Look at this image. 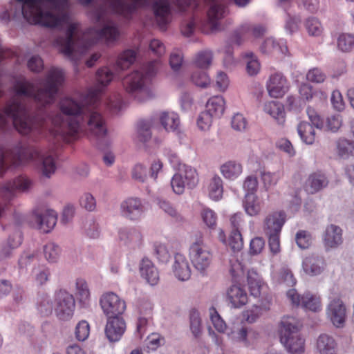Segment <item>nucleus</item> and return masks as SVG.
Returning a JSON list of instances; mask_svg holds the SVG:
<instances>
[{"instance_id": "1", "label": "nucleus", "mask_w": 354, "mask_h": 354, "mask_svg": "<svg viewBox=\"0 0 354 354\" xmlns=\"http://www.w3.org/2000/svg\"><path fill=\"white\" fill-rule=\"evenodd\" d=\"M64 81L65 72L57 67H52L48 71L45 78L39 82L37 91L33 83L26 80L17 81L15 85V95L0 111V124L5 125L11 120L15 129L21 134H28L37 129V124L27 114L21 97H32L39 106H46L55 102Z\"/></svg>"}, {"instance_id": "2", "label": "nucleus", "mask_w": 354, "mask_h": 354, "mask_svg": "<svg viewBox=\"0 0 354 354\" xmlns=\"http://www.w3.org/2000/svg\"><path fill=\"white\" fill-rule=\"evenodd\" d=\"M21 4V13L30 24L50 28H62L75 23L70 19L68 0H17ZM88 5L92 0H78ZM106 6L113 11L127 15L142 6L145 0H105Z\"/></svg>"}, {"instance_id": "3", "label": "nucleus", "mask_w": 354, "mask_h": 354, "mask_svg": "<svg viewBox=\"0 0 354 354\" xmlns=\"http://www.w3.org/2000/svg\"><path fill=\"white\" fill-rule=\"evenodd\" d=\"M106 9L101 7L94 12L95 20L103 23L102 28H91L85 32L79 30V24H69L66 35L58 37L55 44L59 52L63 56L75 64L85 54L87 49L99 39L103 38L107 41H114L118 39L120 31L116 26L104 18Z\"/></svg>"}, {"instance_id": "4", "label": "nucleus", "mask_w": 354, "mask_h": 354, "mask_svg": "<svg viewBox=\"0 0 354 354\" xmlns=\"http://www.w3.org/2000/svg\"><path fill=\"white\" fill-rule=\"evenodd\" d=\"M3 149L6 154L11 155L8 159L10 166L18 167L30 161L34 162L41 174L46 178H50L56 170L55 155L51 149L25 147L22 145Z\"/></svg>"}, {"instance_id": "5", "label": "nucleus", "mask_w": 354, "mask_h": 354, "mask_svg": "<svg viewBox=\"0 0 354 354\" xmlns=\"http://www.w3.org/2000/svg\"><path fill=\"white\" fill-rule=\"evenodd\" d=\"M60 113L52 118L54 133L62 137L75 136L80 129L86 108L81 106L76 100L66 97L59 102Z\"/></svg>"}, {"instance_id": "6", "label": "nucleus", "mask_w": 354, "mask_h": 354, "mask_svg": "<svg viewBox=\"0 0 354 354\" xmlns=\"http://www.w3.org/2000/svg\"><path fill=\"white\" fill-rule=\"evenodd\" d=\"M159 62L149 63L141 71H135L127 75L122 80V85L128 93H136L138 100L144 101L153 95L147 87L151 78L156 73Z\"/></svg>"}, {"instance_id": "7", "label": "nucleus", "mask_w": 354, "mask_h": 354, "mask_svg": "<svg viewBox=\"0 0 354 354\" xmlns=\"http://www.w3.org/2000/svg\"><path fill=\"white\" fill-rule=\"evenodd\" d=\"M301 326L300 322L291 316H284L280 322V341L291 354H301L304 352V340L299 334Z\"/></svg>"}, {"instance_id": "8", "label": "nucleus", "mask_w": 354, "mask_h": 354, "mask_svg": "<svg viewBox=\"0 0 354 354\" xmlns=\"http://www.w3.org/2000/svg\"><path fill=\"white\" fill-rule=\"evenodd\" d=\"M189 257L194 269L204 274L212 261V252L205 243L202 234L196 235V239L189 247Z\"/></svg>"}, {"instance_id": "9", "label": "nucleus", "mask_w": 354, "mask_h": 354, "mask_svg": "<svg viewBox=\"0 0 354 354\" xmlns=\"http://www.w3.org/2000/svg\"><path fill=\"white\" fill-rule=\"evenodd\" d=\"M198 183V175L195 168L190 165L180 163L171 180L173 192L183 194L186 189H194Z\"/></svg>"}, {"instance_id": "10", "label": "nucleus", "mask_w": 354, "mask_h": 354, "mask_svg": "<svg viewBox=\"0 0 354 354\" xmlns=\"http://www.w3.org/2000/svg\"><path fill=\"white\" fill-rule=\"evenodd\" d=\"M86 124L88 130L97 138V145L102 148L111 143V139L108 136L107 129L102 115L96 110L86 108Z\"/></svg>"}, {"instance_id": "11", "label": "nucleus", "mask_w": 354, "mask_h": 354, "mask_svg": "<svg viewBox=\"0 0 354 354\" xmlns=\"http://www.w3.org/2000/svg\"><path fill=\"white\" fill-rule=\"evenodd\" d=\"M100 305L107 318L120 317L127 308L125 301L113 292L104 293L100 299Z\"/></svg>"}, {"instance_id": "12", "label": "nucleus", "mask_w": 354, "mask_h": 354, "mask_svg": "<svg viewBox=\"0 0 354 354\" xmlns=\"http://www.w3.org/2000/svg\"><path fill=\"white\" fill-rule=\"evenodd\" d=\"M306 111L311 124L304 121L299 122L297 126V131L304 142L312 145L315 141L316 133L314 127L321 129L323 127V122L313 109L309 107Z\"/></svg>"}, {"instance_id": "13", "label": "nucleus", "mask_w": 354, "mask_h": 354, "mask_svg": "<svg viewBox=\"0 0 354 354\" xmlns=\"http://www.w3.org/2000/svg\"><path fill=\"white\" fill-rule=\"evenodd\" d=\"M32 181L26 176H19L3 183L0 188V196L10 201L16 196V192H28L32 187ZM3 209L0 207V216Z\"/></svg>"}, {"instance_id": "14", "label": "nucleus", "mask_w": 354, "mask_h": 354, "mask_svg": "<svg viewBox=\"0 0 354 354\" xmlns=\"http://www.w3.org/2000/svg\"><path fill=\"white\" fill-rule=\"evenodd\" d=\"M75 306V299L71 294L64 290L55 293V313L60 320L70 319L73 315Z\"/></svg>"}, {"instance_id": "15", "label": "nucleus", "mask_w": 354, "mask_h": 354, "mask_svg": "<svg viewBox=\"0 0 354 354\" xmlns=\"http://www.w3.org/2000/svg\"><path fill=\"white\" fill-rule=\"evenodd\" d=\"M57 214L52 209L42 208L33 212L32 222L35 228L43 233L50 232L55 226Z\"/></svg>"}, {"instance_id": "16", "label": "nucleus", "mask_w": 354, "mask_h": 354, "mask_svg": "<svg viewBox=\"0 0 354 354\" xmlns=\"http://www.w3.org/2000/svg\"><path fill=\"white\" fill-rule=\"evenodd\" d=\"M118 240L121 245L133 250L142 248L144 245L143 234L139 229L133 227L119 229Z\"/></svg>"}, {"instance_id": "17", "label": "nucleus", "mask_w": 354, "mask_h": 354, "mask_svg": "<svg viewBox=\"0 0 354 354\" xmlns=\"http://www.w3.org/2000/svg\"><path fill=\"white\" fill-rule=\"evenodd\" d=\"M113 74L108 68H100L96 72V80L97 84L91 88L87 93V101L90 104H95L102 93L104 88L112 81Z\"/></svg>"}, {"instance_id": "18", "label": "nucleus", "mask_w": 354, "mask_h": 354, "mask_svg": "<svg viewBox=\"0 0 354 354\" xmlns=\"http://www.w3.org/2000/svg\"><path fill=\"white\" fill-rule=\"evenodd\" d=\"M227 335L232 341L249 346L254 343L257 334L252 328L234 324L229 328Z\"/></svg>"}, {"instance_id": "19", "label": "nucleus", "mask_w": 354, "mask_h": 354, "mask_svg": "<svg viewBox=\"0 0 354 354\" xmlns=\"http://www.w3.org/2000/svg\"><path fill=\"white\" fill-rule=\"evenodd\" d=\"M120 213L123 217L131 221H137L142 215L145 207L140 198L129 197L120 205Z\"/></svg>"}, {"instance_id": "20", "label": "nucleus", "mask_w": 354, "mask_h": 354, "mask_svg": "<svg viewBox=\"0 0 354 354\" xmlns=\"http://www.w3.org/2000/svg\"><path fill=\"white\" fill-rule=\"evenodd\" d=\"M326 315L335 326L343 327L346 318V308L342 300L333 299L327 306Z\"/></svg>"}, {"instance_id": "21", "label": "nucleus", "mask_w": 354, "mask_h": 354, "mask_svg": "<svg viewBox=\"0 0 354 354\" xmlns=\"http://www.w3.org/2000/svg\"><path fill=\"white\" fill-rule=\"evenodd\" d=\"M290 87L286 77L281 73L271 75L266 84V88L270 97L279 98L283 97Z\"/></svg>"}, {"instance_id": "22", "label": "nucleus", "mask_w": 354, "mask_h": 354, "mask_svg": "<svg viewBox=\"0 0 354 354\" xmlns=\"http://www.w3.org/2000/svg\"><path fill=\"white\" fill-rule=\"evenodd\" d=\"M171 269L174 277L179 281H185L191 277L192 269L189 262L183 254H175Z\"/></svg>"}, {"instance_id": "23", "label": "nucleus", "mask_w": 354, "mask_h": 354, "mask_svg": "<svg viewBox=\"0 0 354 354\" xmlns=\"http://www.w3.org/2000/svg\"><path fill=\"white\" fill-rule=\"evenodd\" d=\"M343 242L342 230L337 225H328L323 233V245L326 251L335 249Z\"/></svg>"}, {"instance_id": "24", "label": "nucleus", "mask_w": 354, "mask_h": 354, "mask_svg": "<svg viewBox=\"0 0 354 354\" xmlns=\"http://www.w3.org/2000/svg\"><path fill=\"white\" fill-rule=\"evenodd\" d=\"M326 267L324 259L316 254L306 256L302 262L304 272L309 276H317L323 272Z\"/></svg>"}, {"instance_id": "25", "label": "nucleus", "mask_w": 354, "mask_h": 354, "mask_svg": "<svg viewBox=\"0 0 354 354\" xmlns=\"http://www.w3.org/2000/svg\"><path fill=\"white\" fill-rule=\"evenodd\" d=\"M126 329L124 320L122 317L107 318L105 333L111 342L118 341Z\"/></svg>"}, {"instance_id": "26", "label": "nucleus", "mask_w": 354, "mask_h": 354, "mask_svg": "<svg viewBox=\"0 0 354 354\" xmlns=\"http://www.w3.org/2000/svg\"><path fill=\"white\" fill-rule=\"evenodd\" d=\"M263 111L269 115L279 125H283L286 113L284 105L277 100L266 101L263 105Z\"/></svg>"}, {"instance_id": "27", "label": "nucleus", "mask_w": 354, "mask_h": 354, "mask_svg": "<svg viewBox=\"0 0 354 354\" xmlns=\"http://www.w3.org/2000/svg\"><path fill=\"white\" fill-rule=\"evenodd\" d=\"M153 10L158 25L163 28L171 19L170 6L167 0H155Z\"/></svg>"}, {"instance_id": "28", "label": "nucleus", "mask_w": 354, "mask_h": 354, "mask_svg": "<svg viewBox=\"0 0 354 354\" xmlns=\"http://www.w3.org/2000/svg\"><path fill=\"white\" fill-rule=\"evenodd\" d=\"M285 221L284 212H277L268 215L264 221V230L266 234H279Z\"/></svg>"}, {"instance_id": "29", "label": "nucleus", "mask_w": 354, "mask_h": 354, "mask_svg": "<svg viewBox=\"0 0 354 354\" xmlns=\"http://www.w3.org/2000/svg\"><path fill=\"white\" fill-rule=\"evenodd\" d=\"M141 277L149 284L156 285L159 281V272L153 263L148 258H143L139 266Z\"/></svg>"}, {"instance_id": "30", "label": "nucleus", "mask_w": 354, "mask_h": 354, "mask_svg": "<svg viewBox=\"0 0 354 354\" xmlns=\"http://www.w3.org/2000/svg\"><path fill=\"white\" fill-rule=\"evenodd\" d=\"M227 299L232 307L240 308L248 302V295L243 288L234 285L227 289Z\"/></svg>"}, {"instance_id": "31", "label": "nucleus", "mask_w": 354, "mask_h": 354, "mask_svg": "<svg viewBox=\"0 0 354 354\" xmlns=\"http://www.w3.org/2000/svg\"><path fill=\"white\" fill-rule=\"evenodd\" d=\"M245 213L250 216L259 215L263 207V202L254 194H246L243 201Z\"/></svg>"}, {"instance_id": "32", "label": "nucleus", "mask_w": 354, "mask_h": 354, "mask_svg": "<svg viewBox=\"0 0 354 354\" xmlns=\"http://www.w3.org/2000/svg\"><path fill=\"white\" fill-rule=\"evenodd\" d=\"M316 349L319 354H336L337 343L332 336L322 334L317 339Z\"/></svg>"}, {"instance_id": "33", "label": "nucleus", "mask_w": 354, "mask_h": 354, "mask_svg": "<svg viewBox=\"0 0 354 354\" xmlns=\"http://www.w3.org/2000/svg\"><path fill=\"white\" fill-rule=\"evenodd\" d=\"M326 177L321 174H313L309 176L305 183V190L308 194H313L328 185Z\"/></svg>"}, {"instance_id": "34", "label": "nucleus", "mask_w": 354, "mask_h": 354, "mask_svg": "<svg viewBox=\"0 0 354 354\" xmlns=\"http://www.w3.org/2000/svg\"><path fill=\"white\" fill-rule=\"evenodd\" d=\"M219 170L225 179L234 180L241 174L243 167L237 161L228 160L220 166Z\"/></svg>"}, {"instance_id": "35", "label": "nucleus", "mask_w": 354, "mask_h": 354, "mask_svg": "<svg viewBox=\"0 0 354 354\" xmlns=\"http://www.w3.org/2000/svg\"><path fill=\"white\" fill-rule=\"evenodd\" d=\"M226 103L225 98L221 95H215L210 97L206 103V110L215 118H219L225 110Z\"/></svg>"}, {"instance_id": "36", "label": "nucleus", "mask_w": 354, "mask_h": 354, "mask_svg": "<svg viewBox=\"0 0 354 354\" xmlns=\"http://www.w3.org/2000/svg\"><path fill=\"white\" fill-rule=\"evenodd\" d=\"M21 243V234L17 232L12 236H10L5 242L0 250V259H7L12 255L13 251Z\"/></svg>"}, {"instance_id": "37", "label": "nucleus", "mask_w": 354, "mask_h": 354, "mask_svg": "<svg viewBox=\"0 0 354 354\" xmlns=\"http://www.w3.org/2000/svg\"><path fill=\"white\" fill-rule=\"evenodd\" d=\"M247 282L250 294L255 297H259L263 282L260 275L253 268L248 270Z\"/></svg>"}, {"instance_id": "38", "label": "nucleus", "mask_w": 354, "mask_h": 354, "mask_svg": "<svg viewBox=\"0 0 354 354\" xmlns=\"http://www.w3.org/2000/svg\"><path fill=\"white\" fill-rule=\"evenodd\" d=\"M159 120L167 131H175L180 125L178 115L174 112H162L159 115Z\"/></svg>"}, {"instance_id": "39", "label": "nucleus", "mask_w": 354, "mask_h": 354, "mask_svg": "<svg viewBox=\"0 0 354 354\" xmlns=\"http://www.w3.org/2000/svg\"><path fill=\"white\" fill-rule=\"evenodd\" d=\"M301 307L306 311L318 313L322 309L321 298L317 295L309 292L306 293L303 295V301Z\"/></svg>"}, {"instance_id": "40", "label": "nucleus", "mask_w": 354, "mask_h": 354, "mask_svg": "<svg viewBox=\"0 0 354 354\" xmlns=\"http://www.w3.org/2000/svg\"><path fill=\"white\" fill-rule=\"evenodd\" d=\"M223 194V180L218 175H214L210 180L208 185V194L210 198L214 201H219Z\"/></svg>"}, {"instance_id": "41", "label": "nucleus", "mask_w": 354, "mask_h": 354, "mask_svg": "<svg viewBox=\"0 0 354 354\" xmlns=\"http://www.w3.org/2000/svg\"><path fill=\"white\" fill-rule=\"evenodd\" d=\"M261 51L264 54H271L273 53L286 54L288 48L286 45L280 44L274 38H267L260 47Z\"/></svg>"}, {"instance_id": "42", "label": "nucleus", "mask_w": 354, "mask_h": 354, "mask_svg": "<svg viewBox=\"0 0 354 354\" xmlns=\"http://www.w3.org/2000/svg\"><path fill=\"white\" fill-rule=\"evenodd\" d=\"M50 276V269L44 264H38L32 268V277L38 286L46 284L49 280Z\"/></svg>"}, {"instance_id": "43", "label": "nucleus", "mask_w": 354, "mask_h": 354, "mask_svg": "<svg viewBox=\"0 0 354 354\" xmlns=\"http://www.w3.org/2000/svg\"><path fill=\"white\" fill-rule=\"evenodd\" d=\"M270 301L267 300L259 306H253L250 309L243 313L244 318L248 322L254 323L260 317L263 311H267L270 309Z\"/></svg>"}, {"instance_id": "44", "label": "nucleus", "mask_w": 354, "mask_h": 354, "mask_svg": "<svg viewBox=\"0 0 354 354\" xmlns=\"http://www.w3.org/2000/svg\"><path fill=\"white\" fill-rule=\"evenodd\" d=\"M138 53L136 50L128 49L123 51L117 59V66L124 70L128 68L136 61Z\"/></svg>"}, {"instance_id": "45", "label": "nucleus", "mask_w": 354, "mask_h": 354, "mask_svg": "<svg viewBox=\"0 0 354 354\" xmlns=\"http://www.w3.org/2000/svg\"><path fill=\"white\" fill-rule=\"evenodd\" d=\"M154 255L160 262L167 263L171 257L170 250L167 243L162 241H155L153 244Z\"/></svg>"}, {"instance_id": "46", "label": "nucleus", "mask_w": 354, "mask_h": 354, "mask_svg": "<svg viewBox=\"0 0 354 354\" xmlns=\"http://www.w3.org/2000/svg\"><path fill=\"white\" fill-rule=\"evenodd\" d=\"M337 47L342 53H349L354 47V35L341 33L337 39Z\"/></svg>"}, {"instance_id": "47", "label": "nucleus", "mask_w": 354, "mask_h": 354, "mask_svg": "<svg viewBox=\"0 0 354 354\" xmlns=\"http://www.w3.org/2000/svg\"><path fill=\"white\" fill-rule=\"evenodd\" d=\"M55 294L53 296L42 295L39 301V310L40 312L45 315H50L53 311H55Z\"/></svg>"}, {"instance_id": "48", "label": "nucleus", "mask_w": 354, "mask_h": 354, "mask_svg": "<svg viewBox=\"0 0 354 354\" xmlns=\"http://www.w3.org/2000/svg\"><path fill=\"white\" fill-rule=\"evenodd\" d=\"M75 284L78 299L84 305L88 304L91 295L86 281L83 279H78Z\"/></svg>"}, {"instance_id": "49", "label": "nucleus", "mask_w": 354, "mask_h": 354, "mask_svg": "<svg viewBox=\"0 0 354 354\" xmlns=\"http://www.w3.org/2000/svg\"><path fill=\"white\" fill-rule=\"evenodd\" d=\"M337 152L342 158H348L354 156V141L346 139H339L337 141Z\"/></svg>"}, {"instance_id": "50", "label": "nucleus", "mask_w": 354, "mask_h": 354, "mask_svg": "<svg viewBox=\"0 0 354 354\" xmlns=\"http://www.w3.org/2000/svg\"><path fill=\"white\" fill-rule=\"evenodd\" d=\"M246 62V70L249 75H257L260 71V64L257 57L252 52L245 53L243 55Z\"/></svg>"}, {"instance_id": "51", "label": "nucleus", "mask_w": 354, "mask_h": 354, "mask_svg": "<svg viewBox=\"0 0 354 354\" xmlns=\"http://www.w3.org/2000/svg\"><path fill=\"white\" fill-rule=\"evenodd\" d=\"M211 321L217 331L222 333H226L229 330L227 326L218 312L214 307H211L209 310Z\"/></svg>"}, {"instance_id": "52", "label": "nucleus", "mask_w": 354, "mask_h": 354, "mask_svg": "<svg viewBox=\"0 0 354 354\" xmlns=\"http://www.w3.org/2000/svg\"><path fill=\"white\" fill-rule=\"evenodd\" d=\"M306 28L308 35L313 37L320 36L324 30L321 22L315 17H310L307 19Z\"/></svg>"}, {"instance_id": "53", "label": "nucleus", "mask_w": 354, "mask_h": 354, "mask_svg": "<svg viewBox=\"0 0 354 354\" xmlns=\"http://www.w3.org/2000/svg\"><path fill=\"white\" fill-rule=\"evenodd\" d=\"M212 58V52L209 50H205L199 52L196 55L195 58V64L198 68H207L211 65Z\"/></svg>"}, {"instance_id": "54", "label": "nucleus", "mask_w": 354, "mask_h": 354, "mask_svg": "<svg viewBox=\"0 0 354 354\" xmlns=\"http://www.w3.org/2000/svg\"><path fill=\"white\" fill-rule=\"evenodd\" d=\"M60 248L54 243H49L44 248L45 258L49 262H56L60 254Z\"/></svg>"}, {"instance_id": "55", "label": "nucleus", "mask_w": 354, "mask_h": 354, "mask_svg": "<svg viewBox=\"0 0 354 354\" xmlns=\"http://www.w3.org/2000/svg\"><path fill=\"white\" fill-rule=\"evenodd\" d=\"M296 243L301 249H307L312 244V236L306 230H299L295 234Z\"/></svg>"}, {"instance_id": "56", "label": "nucleus", "mask_w": 354, "mask_h": 354, "mask_svg": "<svg viewBox=\"0 0 354 354\" xmlns=\"http://www.w3.org/2000/svg\"><path fill=\"white\" fill-rule=\"evenodd\" d=\"M261 177L263 186L266 189H268L277 183L279 174L278 172L263 171L261 173Z\"/></svg>"}, {"instance_id": "57", "label": "nucleus", "mask_w": 354, "mask_h": 354, "mask_svg": "<svg viewBox=\"0 0 354 354\" xmlns=\"http://www.w3.org/2000/svg\"><path fill=\"white\" fill-rule=\"evenodd\" d=\"M90 333V326L86 321H80L75 327V337L78 341H85Z\"/></svg>"}, {"instance_id": "58", "label": "nucleus", "mask_w": 354, "mask_h": 354, "mask_svg": "<svg viewBox=\"0 0 354 354\" xmlns=\"http://www.w3.org/2000/svg\"><path fill=\"white\" fill-rule=\"evenodd\" d=\"M242 32H251L252 37L259 38L265 35L266 28L262 25L243 24L241 26Z\"/></svg>"}, {"instance_id": "59", "label": "nucleus", "mask_w": 354, "mask_h": 354, "mask_svg": "<svg viewBox=\"0 0 354 354\" xmlns=\"http://www.w3.org/2000/svg\"><path fill=\"white\" fill-rule=\"evenodd\" d=\"M192 81L197 86L206 88L210 84V79L207 73L202 71H197L192 75Z\"/></svg>"}, {"instance_id": "60", "label": "nucleus", "mask_w": 354, "mask_h": 354, "mask_svg": "<svg viewBox=\"0 0 354 354\" xmlns=\"http://www.w3.org/2000/svg\"><path fill=\"white\" fill-rule=\"evenodd\" d=\"M203 223L209 228L216 225L217 216L216 213L209 208H204L201 213Z\"/></svg>"}, {"instance_id": "61", "label": "nucleus", "mask_w": 354, "mask_h": 354, "mask_svg": "<svg viewBox=\"0 0 354 354\" xmlns=\"http://www.w3.org/2000/svg\"><path fill=\"white\" fill-rule=\"evenodd\" d=\"M131 176L138 182H145L147 177L146 166L142 163H136L131 169Z\"/></svg>"}, {"instance_id": "62", "label": "nucleus", "mask_w": 354, "mask_h": 354, "mask_svg": "<svg viewBox=\"0 0 354 354\" xmlns=\"http://www.w3.org/2000/svg\"><path fill=\"white\" fill-rule=\"evenodd\" d=\"M229 245L234 252H239L243 248V238L238 230H232L230 236Z\"/></svg>"}, {"instance_id": "63", "label": "nucleus", "mask_w": 354, "mask_h": 354, "mask_svg": "<svg viewBox=\"0 0 354 354\" xmlns=\"http://www.w3.org/2000/svg\"><path fill=\"white\" fill-rule=\"evenodd\" d=\"M306 80L314 83H323L326 79V75L319 68L310 69L306 73Z\"/></svg>"}, {"instance_id": "64", "label": "nucleus", "mask_w": 354, "mask_h": 354, "mask_svg": "<svg viewBox=\"0 0 354 354\" xmlns=\"http://www.w3.org/2000/svg\"><path fill=\"white\" fill-rule=\"evenodd\" d=\"M215 118L206 109L201 112L197 119L198 127L201 130H207L212 125L213 119Z\"/></svg>"}]
</instances>
